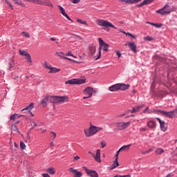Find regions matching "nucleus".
Segmentation results:
<instances>
[{
	"instance_id": "obj_1",
	"label": "nucleus",
	"mask_w": 177,
	"mask_h": 177,
	"mask_svg": "<svg viewBox=\"0 0 177 177\" xmlns=\"http://www.w3.org/2000/svg\"><path fill=\"white\" fill-rule=\"evenodd\" d=\"M129 84H125L122 83H118L109 87V91L111 92H117V91H127L129 89Z\"/></svg>"
},
{
	"instance_id": "obj_2",
	"label": "nucleus",
	"mask_w": 177,
	"mask_h": 177,
	"mask_svg": "<svg viewBox=\"0 0 177 177\" xmlns=\"http://www.w3.org/2000/svg\"><path fill=\"white\" fill-rule=\"evenodd\" d=\"M49 102L56 104L57 103H64V102H68V96H53L48 95Z\"/></svg>"
},
{
	"instance_id": "obj_3",
	"label": "nucleus",
	"mask_w": 177,
	"mask_h": 177,
	"mask_svg": "<svg viewBox=\"0 0 177 177\" xmlns=\"http://www.w3.org/2000/svg\"><path fill=\"white\" fill-rule=\"evenodd\" d=\"M98 42L100 44L99 46V52H98V55L95 58V60H99L100 57H102V49L104 52H108L109 51V45L107 44V43H104V41H103V39L102 38H98Z\"/></svg>"
},
{
	"instance_id": "obj_4",
	"label": "nucleus",
	"mask_w": 177,
	"mask_h": 177,
	"mask_svg": "<svg viewBox=\"0 0 177 177\" xmlns=\"http://www.w3.org/2000/svg\"><path fill=\"white\" fill-rule=\"evenodd\" d=\"M84 131L86 136L87 138H91V136L96 135L99 131H102V128L91 125L88 129H86Z\"/></svg>"
},
{
	"instance_id": "obj_5",
	"label": "nucleus",
	"mask_w": 177,
	"mask_h": 177,
	"mask_svg": "<svg viewBox=\"0 0 177 177\" xmlns=\"http://www.w3.org/2000/svg\"><path fill=\"white\" fill-rule=\"evenodd\" d=\"M175 8L174 6L171 7L169 5L166 4L162 8L156 10V13H159L162 16H165L166 15H169L171 12H174Z\"/></svg>"
},
{
	"instance_id": "obj_6",
	"label": "nucleus",
	"mask_w": 177,
	"mask_h": 177,
	"mask_svg": "<svg viewBox=\"0 0 177 177\" xmlns=\"http://www.w3.org/2000/svg\"><path fill=\"white\" fill-rule=\"evenodd\" d=\"M154 113H156V114H158V113H160V114H162V115H165V117H167L168 118H174V117H176V114H175V111H162V110H154Z\"/></svg>"
},
{
	"instance_id": "obj_7",
	"label": "nucleus",
	"mask_w": 177,
	"mask_h": 177,
	"mask_svg": "<svg viewBox=\"0 0 177 177\" xmlns=\"http://www.w3.org/2000/svg\"><path fill=\"white\" fill-rule=\"evenodd\" d=\"M97 24L100 27H106V28L111 27V28H115V30H117V27H115L113 24L104 19H97Z\"/></svg>"
},
{
	"instance_id": "obj_8",
	"label": "nucleus",
	"mask_w": 177,
	"mask_h": 177,
	"mask_svg": "<svg viewBox=\"0 0 177 177\" xmlns=\"http://www.w3.org/2000/svg\"><path fill=\"white\" fill-rule=\"evenodd\" d=\"M86 82V79L84 77L83 79H71L65 82V84H70L71 85H82Z\"/></svg>"
},
{
	"instance_id": "obj_9",
	"label": "nucleus",
	"mask_w": 177,
	"mask_h": 177,
	"mask_svg": "<svg viewBox=\"0 0 177 177\" xmlns=\"http://www.w3.org/2000/svg\"><path fill=\"white\" fill-rule=\"evenodd\" d=\"M115 126L117 128H118V131H122V129H127L128 127L131 125V122H116L115 123Z\"/></svg>"
},
{
	"instance_id": "obj_10",
	"label": "nucleus",
	"mask_w": 177,
	"mask_h": 177,
	"mask_svg": "<svg viewBox=\"0 0 177 177\" xmlns=\"http://www.w3.org/2000/svg\"><path fill=\"white\" fill-rule=\"evenodd\" d=\"M19 55L21 56H25L26 59L28 60L29 65L32 66V59H31V55H30V53L28 52L25 51L24 50H19Z\"/></svg>"
},
{
	"instance_id": "obj_11",
	"label": "nucleus",
	"mask_w": 177,
	"mask_h": 177,
	"mask_svg": "<svg viewBox=\"0 0 177 177\" xmlns=\"http://www.w3.org/2000/svg\"><path fill=\"white\" fill-rule=\"evenodd\" d=\"M93 92L96 93V91H93V88L92 87H87L86 88L83 93L84 95H88L87 97H83V99L85 100V99H89V97H92V95Z\"/></svg>"
},
{
	"instance_id": "obj_12",
	"label": "nucleus",
	"mask_w": 177,
	"mask_h": 177,
	"mask_svg": "<svg viewBox=\"0 0 177 177\" xmlns=\"http://www.w3.org/2000/svg\"><path fill=\"white\" fill-rule=\"evenodd\" d=\"M83 168H84L86 174H87V175L88 176H91V177H99V174L96 172V171L88 169L86 167H84Z\"/></svg>"
},
{
	"instance_id": "obj_13",
	"label": "nucleus",
	"mask_w": 177,
	"mask_h": 177,
	"mask_svg": "<svg viewBox=\"0 0 177 177\" xmlns=\"http://www.w3.org/2000/svg\"><path fill=\"white\" fill-rule=\"evenodd\" d=\"M32 109H34V103H30L27 107L22 109L21 111H28L30 117H34V113L31 112V110H32Z\"/></svg>"
},
{
	"instance_id": "obj_14",
	"label": "nucleus",
	"mask_w": 177,
	"mask_h": 177,
	"mask_svg": "<svg viewBox=\"0 0 177 177\" xmlns=\"http://www.w3.org/2000/svg\"><path fill=\"white\" fill-rule=\"evenodd\" d=\"M69 172H72L74 174L73 177H82V172L78 171V169H75L73 167H71L68 169Z\"/></svg>"
},
{
	"instance_id": "obj_15",
	"label": "nucleus",
	"mask_w": 177,
	"mask_h": 177,
	"mask_svg": "<svg viewBox=\"0 0 177 177\" xmlns=\"http://www.w3.org/2000/svg\"><path fill=\"white\" fill-rule=\"evenodd\" d=\"M157 121H158L160 127L161 131L165 132L167 131V124L163 120H161L160 118H156Z\"/></svg>"
},
{
	"instance_id": "obj_16",
	"label": "nucleus",
	"mask_w": 177,
	"mask_h": 177,
	"mask_svg": "<svg viewBox=\"0 0 177 177\" xmlns=\"http://www.w3.org/2000/svg\"><path fill=\"white\" fill-rule=\"evenodd\" d=\"M58 8L60 10V13H62L64 16V17H66L68 20H69L72 23H74V21H73V19H71V18H70V17L68 16V15H67V13L66 12V10L64 9L63 7H62V6L59 5Z\"/></svg>"
},
{
	"instance_id": "obj_17",
	"label": "nucleus",
	"mask_w": 177,
	"mask_h": 177,
	"mask_svg": "<svg viewBox=\"0 0 177 177\" xmlns=\"http://www.w3.org/2000/svg\"><path fill=\"white\" fill-rule=\"evenodd\" d=\"M93 157L97 162H102V160L100 159V149H97L96 154L95 155L94 153V156Z\"/></svg>"
},
{
	"instance_id": "obj_18",
	"label": "nucleus",
	"mask_w": 177,
	"mask_h": 177,
	"mask_svg": "<svg viewBox=\"0 0 177 177\" xmlns=\"http://www.w3.org/2000/svg\"><path fill=\"white\" fill-rule=\"evenodd\" d=\"M142 0H120V2H126L124 3V5H127L128 3L129 5H133V3H138V2H140Z\"/></svg>"
},
{
	"instance_id": "obj_19",
	"label": "nucleus",
	"mask_w": 177,
	"mask_h": 177,
	"mask_svg": "<svg viewBox=\"0 0 177 177\" xmlns=\"http://www.w3.org/2000/svg\"><path fill=\"white\" fill-rule=\"evenodd\" d=\"M120 163H118V160L115 159V160L113 162L111 166L109 167V169H115L117 167H119Z\"/></svg>"
},
{
	"instance_id": "obj_20",
	"label": "nucleus",
	"mask_w": 177,
	"mask_h": 177,
	"mask_svg": "<svg viewBox=\"0 0 177 177\" xmlns=\"http://www.w3.org/2000/svg\"><path fill=\"white\" fill-rule=\"evenodd\" d=\"M49 74H55L56 73H59V71H60V68H57L56 67H53V66H50L49 68Z\"/></svg>"
},
{
	"instance_id": "obj_21",
	"label": "nucleus",
	"mask_w": 177,
	"mask_h": 177,
	"mask_svg": "<svg viewBox=\"0 0 177 177\" xmlns=\"http://www.w3.org/2000/svg\"><path fill=\"white\" fill-rule=\"evenodd\" d=\"M129 48H130L131 50H132V52H134V53H136L137 50H136V44L135 43H129Z\"/></svg>"
},
{
	"instance_id": "obj_22",
	"label": "nucleus",
	"mask_w": 177,
	"mask_h": 177,
	"mask_svg": "<svg viewBox=\"0 0 177 177\" xmlns=\"http://www.w3.org/2000/svg\"><path fill=\"white\" fill-rule=\"evenodd\" d=\"M48 102H49V95H46L44 99L41 100V104H42V106H48Z\"/></svg>"
},
{
	"instance_id": "obj_23",
	"label": "nucleus",
	"mask_w": 177,
	"mask_h": 177,
	"mask_svg": "<svg viewBox=\"0 0 177 177\" xmlns=\"http://www.w3.org/2000/svg\"><path fill=\"white\" fill-rule=\"evenodd\" d=\"M147 125L148 128H151V129H153L156 128V122L153 120H149V122H147Z\"/></svg>"
},
{
	"instance_id": "obj_24",
	"label": "nucleus",
	"mask_w": 177,
	"mask_h": 177,
	"mask_svg": "<svg viewBox=\"0 0 177 177\" xmlns=\"http://www.w3.org/2000/svg\"><path fill=\"white\" fill-rule=\"evenodd\" d=\"M132 145L129 144L127 145H124L120 149V151H129V149Z\"/></svg>"
},
{
	"instance_id": "obj_25",
	"label": "nucleus",
	"mask_w": 177,
	"mask_h": 177,
	"mask_svg": "<svg viewBox=\"0 0 177 177\" xmlns=\"http://www.w3.org/2000/svg\"><path fill=\"white\" fill-rule=\"evenodd\" d=\"M142 106H145V104L139 105L137 106H135L133 108V109L131 111V113H138L140 109H142Z\"/></svg>"
},
{
	"instance_id": "obj_26",
	"label": "nucleus",
	"mask_w": 177,
	"mask_h": 177,
	"mask_svg": "<svg viewBox=\"0 0 177 177\" xmlns=\"http://www.w3.org/2000/svg\"><path fill=\"white\" fill-rule=\"evenodd\" d=\"M41 5H44V6H51L52 8H53V5L49 0H43Z\"/></svg>"
},
{
	"instance_id": "obj_27",
	"label": "nucleus",
	"mask_w": 177,
	"mask_h": 177,
	"mask_svg": "<svg viewBox=\"0 0 177 177\" xmlns=\"http://www.w3.org/2000/svg\"><path fill=\"white\" fill-rule=\"evenodd\" d=\"M165 151L164 149H162V148H157L155 150V153L156 154V156H161V154H162V153H164Z\"/></svg>"
},
{
	"instance_id": "obj_28",
	"label": "nucleus",
	"mask_w": 177,
	"mask_h": 177,
	"mask_svg": "<svg viewBox=\"0 0 177 177\" xmlns=\"http://www.w3.org/2000/svg\"><path fill=\"white\" fill-rule=\"evenodd\" d=\"M46 172H48V174H50V175H55L56 174V169H55V168L53 167H50L46 170Z\"/></svg>"
},
{
	"instance_id": "obj_29",
	"label": "nucleus",
	"mask_w": 177,
	"mask_h": 177,
	"mask_svg": "<svg viewBox=\"0 0 177 177\" xmlns=\"http://www.w3.org/2000/svg\"><path fill=\"white\" fill-rule=\"evenodd\" d=\"M16 117H17V118H19V117H24V115H19V114L15 113L10 116V120H12L13 121H15V120H16Z\"/></svg>"
},
{
	"instance_id": "obj_30",
	"label": "nucleus",
	"mask_w": 177,
	"mask_h": 177,
	"mask_svg": "<svg viewBox=\"0 0 177 177\" xmlns=\"http://www.w3.org/2000/svg\"><path fill=\"white\" fill-rule=\"evenodd\" d=\"M77 23H80V24H84L85 26H88V22L86 21H82L80 19H77Z\"/></svg>"
},
{
	"instance_id": "obj_31",
	"label": "nucleus",
	"mask_w": 177,
	"mask_h": 177,
	"mask_svg": "<svg viewBox=\"0 0 177 177\" xmlns=\"http://www.w3.org/2000/svg\"><path fill=\"white\" fill-rule=\"evenodd\" d=\"M13 67H15L14 62H12V63H10L8 70H10V71H13Z\"/></svg>"
},
{
	"instance_id": "obj_32",
	"label": "nucleus",
	"mask_w": 177,
	"mask_h": 177,
	"mask_svg": "<svg viewBox=\"0 0 177 177\" xmlns=\"http://www.w3.org/2000/svg\"><path fill=\"white\" fill-rule=\"evenodd\" d=\"M52 65L49 64L48 62H44V68H46L47 70H49L50 67H51Z\"/></svg>"
},
{
	"instance_id": "obj_33",
	"label": "nucleus",
	"mask_w": 177,
	"mask_h": 177,
	"mask_svg": "<svg viewBox=\"0 0 177 177\" xmlns=\"http://www.w3.org/2000/svg\"><path fill=\"white\" fill-rule=\"evenodd\" d=\"M26 144H24L23 142V141H21L20 142V148H21V150H26Z\"/></svg>"
},
{
	"instance_id": "obj_34",
	"label": "nucleus",
	"mask_w": 177,
	"mask_h": 177,
	"mask_svg": "<svg viewBox=\"0 0 177 177\" xmlns=\"http://www.w3.org/2000/svg\"><path fill=\"white\" fill-rule=\"evenodd\" d=\"M15 3H17V5H20L21 6H24V4L21 2V0H13Z\"/></svg>"
},
{
	"instance_id": "obj_35",
	"label": "nucleus",
	"mask_w": 177,
	"mask_h": 177,
	"mask_svg": "<svg viewBox=\"0 0 177 177\" xmlns=\"http://www.w3.org/2000/svg\"><path fill=\"white\" fill-rule=\"evenodd\" d=\"M44 0H33L32 2L34 3H37V5H42V2Z\"/></svg>"
},
{
	"instance_id": "obj_36",
	"label": "nucleus",
	"mask_w": 177,
	"mask_h": 177,
	"mask_svg": "<svg viewBox=\"0 0 177 177\" xmlns=\"http://www.w3.org/2000/svg\"><path fill=\"white\" fill-rule=\"evenodd\" d=\"M145 41H153L154 39L150 36L144 37Z\"/></svg>"
},
{
	"instance_id": "obj_37",
	"label": "nucleus",
	"mask_w": 177,
	"mask_h": 177,
	"mask_svg": "<svg viewBox=\"0 0 177 177\" xmlns=\"http://www.w3.org/2000/svg\"><path fill=\"white\" fill-rule=\"evenodd\" d=\"M151 151H153V149H149V150H147L146 151H142V154H149V153H151Z\"/></svg>"
},
{
	"instance_id": "obj_38",
	"label": "nucleus",
	"mask_w": 177,
	"mask_h": 177,
	"mask_svg": "<svg viewBox=\"0 0 177 177\" xmlns=\"http://www.w3.org/2000/svg\"><path fill=\"white\" fill-rule=\"evenodd\" d=\"M94 53H96V46H93L91 48V54L94 55Z\"/></svg>"
},
{
	"instance_id": "obj_39",
	"label": "nucleus",
	"mask_w": 177,
	"mask_h": 177,
	"mask_svg": "<svg viewBox=\"0 0 177 177\" xmlns=\"http://www.w3.org/2000/svg\"><path fill=\"white\" fill-rule=\"evenodd\" d=\"M50 137L53 138V139H55L56 138V133L51 131L50 132Z\"/></svg>"
},
{
	"instance_id": "obj_40",
	"label": "nucleus",
	"mask_w": 177,
	"mask_h": 177,
	"mask_svg": "<svg viewBox=\"0 0 177 177\" xmlns=\"http://www.w3.org/2000/svg\"><path fill=\"white\" fill-rule=\"evenodd\" d=\"M101 146H102V149H104V147H106V146H107V144L106 143V142L102 141Z\"/></svg>"
},
{
	"instance_id": "obj_41",
	"label": "nucleus",
	"mask_w": 177,
	"mask_h": 177,
	"mask_svg": "<svg viewBox=\"0 0 177 177\" xmlns=\"http://www.w3.org/2000/svg\"><path fill=\"white\" fill-rule=\"evenodd\" d=\"M145 5H147V4H146V2H145V1H144L141 3L138 4L137 6H138V8H142V6H145Z\"/></svg>"
},
{
	"instance_id": "obj_42",
	"label": "nucleus",
	"mask_w": 177,
	"mask_h": 177,
	"mask_svg": "<svg viewBox=\"0 0 177 177\" xmlns=\"http://www.w3.org/2000/svg\"><path fill=\"white\" fill-rule=\"evenodd\" d=\"M22 34L24 35V37H26V38H30V33L27 32H22Z\"/></svg>"
},
{
	"instance_id": "obj_43",
	"label": "nucleus",
	"mask_w": 177,
	"mask_h": 177,
	"mask_svg": "<svg viewBox=\"0 0 177 177\" xmlns=\"http://www.w3.org/2000/svg\"><path fill=\"white\" fill-rule=\"evenodd\" d=\"M154 0H144V1L145 2L146 5H149L150 3H151V2H153Z\"/></svg>"
},
{
	"instance_id": "obj_44",
	"label": "nucleus",
	"mask_w": 177,
	"mask_h": 177,
	"mask_svg": "<svg viewBox=\"0 0 177 177\" xmlns=\"http://www.w3.org/2000/svg\"><path fill=\"white\" fill-rule=\"evenodd\" d=\"M6 1V3L9 5L10 8H11V9H13V6H12V3H10L9 2V0H5Z\"/></svg>"
},
{
	"instance_id": "obj_45",
	"label": "nucleus",
	"mask_w": 177,
	"mask_h": 177,
	"mask_svg": "<svg viewBox=\"0 0 177 177\" xmlns=\"http://www.w3.org/2000/svg\"><path fill=\"white\" fill-rule=\"evenodd\" d=\"M120 151H120V149L116 152V154H115V160H118V156H120Z\"/></svg>"
},
{
	"instance_id": "obj_46",
	"label": "nucleus",
	"mask_w": 177,
	"mask_h": 177,
	"mask_svg": "<svg viewBox=\"0 0 177 177\" xmlns=\"http://www.w3.org/2000/svg\"><path fill=\"white\" fill-rule=\"evenodd\" d=\"M81 158L78 156H73V161H78Z\"/></svg>"
},
{
	"instance_id": "obj_47",
	"label": "nucleus",
	"mask_w": 177,
	"mask_h": 177,
	"mask_svg": "<svg viewBox=\"0 0 177 177\" xmlns=\"http://www.w3.org/2000/svg\"><path fill=\"white\" fill-rule=\"evenodd\" d=\"M153 26L157 27L158 28H160V27H162V24H153Z\"/></svg>"
},
{
	"instance_id": "obj_48",
	"label": "nucleus",
	"mask_w": 177,
	"mask_h": 177,
	"mask_svg": "<svg viewBox=\"0 0 177 177\" xmlns=\"http://www.w3.org/2000/svg\"><path fill=\"white\" fill-rule=\"evenodd\" d=\"M117 55H118V59H120V57H121V52H120V50H115Z\"/></svg>"
},
{
	"instance_id": "obj_49",
	"label": "nucleus",
	"mask_w": 177,
	"mask_h": 177,
	"mask_svg": "<svg viewBox=\"0 0 177 177\" xmlns=\"http://www.w3.org/2000/svg\"><path fill=\"white\" fill-rule=\"evenodd\" d=\"M56 55L60 56L61 57H63V56H64V53H56Z\"/></svg>"
},
{
	"instance_id": "obj_50",
	"label": "nucleus",
	"mask_w": 177,
	"mask_h": 177,
	"mask_svg": "<svg viewBox=\"0 0 177 177\" xmlns=\"http://www.w3.org/2000/svg\"><path fill=\"white\" fill-rule=\"evenodd\" d=\"M32 128H35L36 127H38V124L35 122H32Z\"/></svg>"
},
{
	"instance_id": "obj_51",
	"label": "nucleus",
	"mask_w": 177,
	"mask_h": 177,
	"mask_svg": "<svg viewBox=\"0 0 177 177\" xmlns=\"http://www.w3.org/2000/svg\"><path fill=\"white\" fill-rule=\"evenodd\" d=\"M72 2L73 3H80V2H81V0H73Z\"/></svg>"
},
{
	"instance_id": "obj_52",
	"label": "nucleus",
	"mask_w": 177,
	"mask_h": 177,
	"mask_svg": "<svg viewBox=\"0 0 177 177\" xmlns=\"http://www.w3.org/2000/svg\"><path fill=\"white\" fill-rule=\"evenodd\" d=\"M66 56H73V57H74V55H73V53H71V51H68V52L66 53Z\"/></svg>"
},
{
	"instance_id": "obj_53",
	"label": "nucleus",
	"mask_w": 177,
	"mask_h": 177,
	"mask_svg": "<svg viewBox=\"0 0 177 177\" xmlns=\"http://www.w3.org/2000/svg\"><path fill=\"white\" fill-rule=\"evenodd\" d=\"M128 111H131V110H128L127 113H128ZM127 113L120 115L119 117H124V115H127Z\"/></svg>"
},
{
	"instance_id": "obj_54",
	"label": "nucleus",
	"mask_w": 177,
	"mask_h": 177,
	"mask_svg": "<svg viewBox=\"0 0 177 177\" xmlns=\"http://www.w3.org/2000/svg\"><path fill=\"white\" fill-rule=\"evenodd\" d=\"M119 177H131V174L123 175V176H119Z\"/></svg>"
},
{
	"instance_id": "obj_55",
	"label": "nucleus",
	"mask_w": 177,
	"mask_h": 177,
	"mask_svg": "<svg viewBox=\"0 0 177 177\" xmlns=\"http://www.w3.org/2000/svg\"><path fill=\"white\" fill-rule=\"evenodd\" d=\"M140 131H142V132H145V131H146V128H145V127H141V128L140 129Z\"/></svg>"
},
{
	"instance_id": "obj_56",
	"label": "nucleus",
	"mask_w": 177,
	"mask_h": 177,
	"mask_svg": "<svg viewBox=\"0 0 177 177\" xmlns=\"http://www.w3.org/2000/svg\"><path fill=\"white\" fill-rule=\"evenodd\" d=\"M88 154H91L93 157H95V153H92V151H89Z\"/></svg>"
},
{
	"instance_id": "obj_57",
	"label": "nucleus",
	"mask_w": 177,
	"mask_h": 177,
	"mask_svg": "<svg viewBox=\"0 0 177 177\" xmlns=\"http://www.w3.org/2000/svg\"><path fill=\"white\" fill-rule=\"evenodd\" d=\"M147 110H149V107H147V108L143 111V113H147Z\"/></svg>"
},
{
	"instance_id": "obj_58",
	"label": "nucleus",
	"mask_w": 177,
	"mask_h": 177,
	"mask_svg": "<svg viewBox=\"0 0 177 177\" xmlns=\"http://www.w3.org/2000/svg\"><path fill=\"white\" fill-rule=\"evenodd\" d=\"M50 41H56V39L55 37L50 38Z\"/></svg>"
},
{
	"instance_id": "obj_59",
	"label": "nucleus",
	"mask_w": 177,
	"mask_h": 177,
	"mask_svg": "<svg viewBox=\"0 0 177 177\" xmlns=\"http://www.w3.org/2000/svg\"><path fill=\"white\" fill-rule=\"evenodd\" d=\"M14 146H15V147H19V145H17V143H16V142H14Z\"/></svg>"
},
{
	"instance_id": "obj_60",
	"label": "nucleus",
	"mask_w": 177,
	"mask_h": 177,
	"mask_svg": "<svg viewBox=\"0 0 177 177\" xmlns=\"http://www.w3.org/2000/svg\"><path fill=\"white\" fill-rule=\"evenodd\" d=\"M147 24H151V26H154L153 24H156L154 23H151V22H147Z\"/></svg>"
},
{
	"instance_id": "obj_61",
	"label": "nucleus",
	"mask_w": 177,
	"mask_h": 177,
	"mask_svg": "<svg viewBox=\"0 0 177 177\" xmlns=\"http://www.w3.org/2000/svg\"><path fill=\"white\" fill-rule=\"evenodd\" d=\"M129 117H135V115H131L129 116L126 117V118H129Z\"/></svg>"
},
{
	"instance_id": "obj_62",
	"label": "nucleus",
	"mask_w": 177,
	"mask_h": 177,
	"mask_svg": "<svg viewBox=\"0 0 177 177\" xmlns=\"http://www.w3.org/2000/svg\"><path fill=\"white\" fill-rule=\"evenodd\" d=\"M174 113L177 114V107H176V109H174Z\"/></svg>"
},
{
	"instance_id": "obj_63",
	"label": "nucleus",
	"mask_w": 177,
	"mask_h": 177,
	"mask_svg": "<svg viewBox=\"0 0 177 177\" xmlns=\"http://www.w3.org/2000/svg\"><path fill=\"white\" fill-rule=\"evenodd\" d=\"M151 88H154V82H153L151 84Z\"/></svg>"
},
{
	"instance_id": "obj_64",
	"label": "nucleus",
	"mask_w": 177,
	"mask_h": 177,
	"mask_svg": "<svg viewBox=\"0 0 177 177\" xmlns=\"http://www.w3.org/2000/svg\"><path fill=\"white\" fill-rule=\"evenodd\" d=\"M50 146L52 147V146H55V143H53V142H50Z\"/></svg>"
}]
</instances>
